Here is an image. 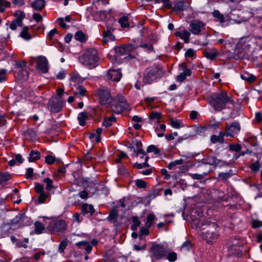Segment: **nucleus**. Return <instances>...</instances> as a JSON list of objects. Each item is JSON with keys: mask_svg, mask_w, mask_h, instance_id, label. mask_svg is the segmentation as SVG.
Listing matches in <instances>:
<instances>
[{"mask_svg": "<svg viewBox=\"0 0 262 262\" xmlns=\"http://www.w3.org/2000/svg\"><path fill=\"white\" fill-rule=\"evenodd\" d=\"M48 64L47 59L45 57L39 56L37 59L36 69L42 73H46L49 70Z\"/></svg>", "mask_w": 262, "mask_h": 262, "instance_id": "obj_13", "label": "nucleus"}, {"mask_svg": "<svg viewBox=\"0 0 262 262\" xmlns=\"http://www.w3.org/2000/svg\"><path fill=\"white\" fill-rule=\"evenodd\" d=\"M52 232H62L66 230L67 225L63 220H59L54 223H51L49 227Z\"/></svg>", "mask_w": 262, "mask_h": 262, "instance_id": "obj_15", "label": "nucleus"}, {"mask_svg": "<svg viewBox=\"0 0 262 262\" xmlns=\"http://www.w3.org/2000/svg\"><path fill=\"white\" fill-rule=\"evenodd\" d=\"M88 119V116L85 112H81L78 115L77 119L79 121V124L81 126H84L85 124V121Z\"/></svg>", "mask_w": 262, "mask_h": 262, "instance_id": "obj_34", "label": "nucleus"}, {"mask_svg": "<svg viewBox=\"0 0 262 262\" xmlns=\"http://www.w3.org/2000/svg\"><path fill=\"white\" fill-rule=\"evenodd\" d=\"M17 18L14 19L10 25V28L12 30H15L17 27L23 26V19L25 17V14L23 12H20L18 13H15Z\"/></svg>", "mask_w": 262, "mask_h": 262, "instance_id": "obj_16", "label": "nucleus"}, {"mask_svg": "<svg viewBox=\"0 0 262 262\" xmlns=\"http://www.w3.org/2000/svg\"><path fill=\"white\" fill-rule=\"evenodd\" d=\"M163 3V6L168 9H171L172 8V4L170 0H158L157 3Z\"/></svg>", "mask_w": 262, "mask_h": 262, "instance_id": "obj_48", "label": "nucleus"}, {"mask_svg": "<svg viewBox=\"0 0 262 262\" xmlns=\"http://www.w3.org/2000/svg\"><path fill=\"white\" fill-rule=\"evenodd\" d=\"M45 6V0H35L31 4V7L36 11H41Z\"/></svg>", "mask_w": 262, "mask_h": 262, "instance_id": "obj_23", "label": "nucleus"}, {"mask_svg": "<svg viewBox=\"0 0 262 262\" xmlns=\"http://www.w3.org/2000/svg\"><path fill=\"white\" fill-rule=\"evenodd\" d=\"M55 161V159L51 155H48L46 157V162L48 164H52Z\"/></svg>", "mask_w": 262, "mask_h": 262, "instance_id": "obj_63", "label": "nucleus"}, {"mask_svg": "<svg viewBox=\"0 0 262 262\" xmlns=\"http://www.w3.org/2000/svg\"><path fill=\"white\" fill-rule=\"evenodd\" d=\"M212 15L213 17L216 18L221 23L225 22V17L223 14H221L219 10H215L213 11Z\"/></svg>", "mask_w": 262, "mask_h": 262, "instance_id": "obj_38", "label": "nucleus"}, {"mask_svg": "<svg viewBox=\"0 0 262 262\" xmlns=\"http://www.w3.org/2000/svg\"><path fill=\"white\" fill-rule=\"evenodd\" d=\"M204 54L207 59L213 60L216 58L219 53L215 49L213 48L211 50H206L204 51Z\"/></svg>", "mask_w": 262, "mask_h": 262, "instance_id": "obj_21", "label": "nucleus"}, {"mask_svg": "<svg viewBox=\"0 0 262 262\" xmlns=\"http://www.w3.org/2000/svg\"><path fill=\"white\" fill-rule=\"evenodd\" d=\"M209 103L215 111L220 112L225 109L228 104H232L233 100L229 96L227 93L223 91L218 93H215L210 97Z\"/></svg>", "mask_w": 262, "mask_h": 262, "instance_id": "obj_1", "label": "nucleus"}, {"mask_svg": "<svg viewBox=\"0 0 262 262\" xmlns=\"http://www.w3.org/2000/svg\"><path fill=\"white\" fill-rule=\"evenodd\" d=\"M32 18L37 23L42 20V16L38 13H34L32 15Z\"/></svg>", "mask_w": 262, "mask_h": 262, "instance_id": "obj_64", "label": "nucleus"}, {"mask_svg": "<svg viewBox=\"0 0 262 262\" xmlns=\"http://www.w3.org/2000/svg\"><path fill=\"white\" fill-rule=\"evenodd\" d=\"M128 21V18L126 16H123L118 20V22L121 25V27L123 28H126L129 26Z\"/></svg>", "mask_w": 262, "mask_h": 262, "instance_id": "obj_42", "label": "nucleus"}, {"mask_svg": "<svg viewBox=\"0 0 262 262\" xmlns=\"http://www.w3.org/2000/svg\"><path fill=\"white\" fill-rule=\"evenodd\" d=\"M150 252L156 259H160L166 256L169 250L164 245L153 244L150 248Z\"/></svg>", "mask_w": 262, "mask_h": 262, "instance_id": "obj_7", "label": "nucleus"}, {"mask_svg": "<svg viewBox=\"0 0 262 262\" xmlns=\"http://www.w3.org/2000/svg\"><path fill=\"white\" fill-rule=\"evenodd\" d=\"M76 245L79 248L84 249L87 253H90L92 249V246L88 242L81 241L77 242Z\"/></svg>", "mask_w": 262, "mask_h": 262, "instance_id": "obj_26", "label": "nucleus"}, {"mask_svg": "<svg viewBox=\"0 0 262 262\" xmlns=\"http://www.w3.org/2000/svg\"><path fill=\"white\" fill-rule=\"evenodd\" d=\"M48 195L43 192L42 193H39L38 196V202L40 204H42L45 202L46 200L47 199Z\"/></svg>", "mask_w": 262, "mask_h": 262, "instance_id": "obj_61", "label": "nucleus"}, {"mask_svg": "<svg viewBox=\"0 0 262 262\" xmlns=\"http://www.w3.org/2000/svg\"><path fill=\"white\" fill-rule=\"evenodd\" d=\"M129 148H130V150H133V153L132 154L133 158H139V160L142 161L143 159L145 160V157L147 156L143 149H139V151H136L135 147L134 146H129Z\"/></svg>", "mask_w": 262, "mask_h": 262, "instance_id": "obj_20", "label": "nucleus"}, {"mask_svg": "<svg viewBox=\"0 0 262 262\" xmlns=\"http://www.w3.org/2000/svg\"><path fill=\"white\" fill-rule=\"evenodd\" d=\"M177 253L173 252L169 253L167 255V259L170 262H173L177 260Z\"/></svg>", "mask_w": 262, "mask_h": 262, "instance_id": "obj_59", "label": "nucleus"}, {"mask_svg": "<svg viewBox=\"0 0 262 262\" xmlns=\"http://www.w3.org/2000/svg\"><path fill=\"white\" fill-rule=\"evenodd\" d=\"M71 80L75 83H81L83 79L77 72H74L72 74Z\"/></svg>", "mask_w": 262, "mask_h": 262, "instance_id": "obj_35", "label": "nucleus"}, {"mask_svg": "<svg viewBox=\"0 0 262 262\" xmlns=\"http://www.w3.org/2000/svg\"><path fill=\"white\" fill-rule=\"evenodd\" d=\"M118 215L119 213L118 210L116 208H113L111 210L107 217V220L110 222L115 223L117 221Z\"/></svg>", "mask_w": 262, "mask_h": 262, "instance_id": "obj_24", "label": "nucleus"}, {"mask_svg": "<svg viewBox=\"0 0 262 262\" xmlns=\"http://www.w3.org/2000/svg\"><path fill=\"white\" fill-rule=\"evenodd\" d=\"M113 112L120 114L128 108V105L125 98L123 96H117L113 98L110 103Z\"/></svg>", "mask_w": 262, "mask_h": 262, "instance_id": "obj_5", "label": "nucleus"}, {"mask_svg": "<svg viewBox=\"0 0 262 262\" xmlns=\"http://www.w3.org/2000/svg\"><path fill=\"white\" fill-rule=\"evenodd\" d=\"M68 245V242L66 240L62 241L58 246V251L60 253H64V250Z\"/></svg>", "mask_w": 262, "mask_h": 262, "instance_id": "obj_50", "label": "nucleus"}, {"mask_svg": "<svg viewBox=\"0 0 262 262\" xmlns=\"http://www.w3.org/2000/svg\"><path fill=\"white\" fill-rule=\"evenodd\" d=\"M40 157V153L38 151L31 150L29 154L28 160L29 162H32L36 160H38Z\"/></svg>", "mask_w": 262, "mask_h": 262, "instance_id": "obj_32", "label": "nucleus"}, {"mask_svg": "<svg viewBox=\"0 0 262 262\" xmlns=\"http://www.w3.org/2000/svg\"><path fill=\"white\" fill-rule=\"evenodd\" d=\"M18 223H20L21 225H28L30 224V221L24 214L18 213L8 224L13 225Z\"/></svg>", "mask_w": 262, "mask_h": 262, "instance_id": "obj_14", "label": "nucleus"}, {"mask_svg": "<svg viewBox=\"0 0 262 262\" xmlns=\"http://www.w3.org/2000/svg\"><path fill=\"white\" fill-rule=\"evenodd\" d=\"M190 35V33L189 32L186 30H184L182 34L181 38L183 39L185 43H188L189 42Z\"/></svg>", "mask_w": 262, "mask_h": 262, "instance_id": "obj_53", "label": "nucleus"}, {"mask_svg": "<svg viewBox=\"0 0 262 262\" xmlns=\"http://www.w3.org/2000/svg\"><path fill=\"white\" fill-rule=\"evenodd\" d=\"M64 102L61 97L51 98L48 102V107L52 113H57L61 111Z\"/></svg>", "mask_w": 262, "mask_h": 262, "instance_id": "obj_8", "label": "nucleus"}, {"mask_svg": "<svg viewBox=\"0 0 262 262\" xmlns=\"http://www.w3.org/2000/svg\"><path fill=\"white\" fill-rule=\"evenodd\" d=\"M205 29V24L200 20L193 21L190 24L189 26V31L195 35H199Z\"/></svg>", "mask_w": 262, "mask_h": 262, "instance_id": "obj_11", "label": "nucleus"}, {"mask_svg": "<svg viewBox=\"0 0 262 262\" xmlns=\"http://www.w3.org/2000/svg\"><path fill=\"white\" fill-rule=\"evenodd\" d=\"M133 225L132 226V229L133 230H136L138 226H139L141 223L138 217L137 216H134L133 218Z\"/></svg>", "mask_w": 262, "mask_h": 262, "instance_id": "obj_57", "label": "nucleus"}, {"mask_svg": "<svg viewBox=\"0 0 262 262\" xmlns=\"http://www.w3.org/2000/svg\"><path fill=\"white\" fill-rule=\"evenodd\" d=\"M75 38L81 42H84L86 40L85 34L81 31H79L75 33Z\"/></svg>", "mask_w": 262, "mask_h": 262, "instance_id": "obj_40", "label": "nucleus"}, {"mask_svg": "<svg viewBox=\"0 0 262 262\" xmlns=\"http://www.w3.org/2000/svg\"><path fill=\"white\" fill-rule=\"evenodd\" d=\"M86 92V89L83 86L80 85L77 87V90L75 92L74 94L75 95H79L83 96L85 95Z\"/></svg>", "mask_w": 262, "mask_h": 262, "instance_id": "obj_49", "label": "nucleus"}, {"mask_svg": "<svg viewBox=\"0 0 262 262\" xmlns=\"http://www.w3.org/2000/svg\"><path fill=\"white\" fill-rule=\"evenodd\" d=\"M10 229L11 228L9 227L7 224L3 225L1 227V234L3 236H5L6 234H8L9 233V231Z\"/></svg>", "mask_w": 262, "mask_h": 262, "instance_id": "obj_52", "label": "nucleus"}, {"mask_svg": "<svg viewBox=\"0 0 262 262\" xmlns=\"http://www.w3.org/2000/svg\"><path fill=\"white\" fill-rule=\"evenodd\" d=\"M29 76V72L27 71V69H20L18 73H17V76L18 77L24 81H26L28 79Z\"/></svg>", "mask_w": 262, "mask_h": 262, "instance_id": "obj_33", "label": "nucleus"}, {"mask_svg": "<svg viewBox=\"0 0 262 262\" xmlns=\"http://www.w3.org/2000/svg\"><path fill=\"white\" fill-rule=\"evenodd\" d=\"M137 48V46L133 44H128L127 45L116 46L114 48V50L116 56L120 57L123 55H130V53Z\"/></svg>", "mask_w": 262, "mask_h": 262, "instance_id": "obj_9", "label": "nucleus"}, {"mask_svg": "<svg viewBox=\"0 0 262 262\" xmlns=\"http://www.w3.org/2000/svg\"><path fill=\"white\" fill-rule=\"evenodd\" d=\"M97 96L100 103L102 105H110L113 98L110 91L105 87H102L97 90Z\"/></svg>", "mask_w": 262, "mask_h": 262, "instance_id": "obj_6", "label": "nucleus"}, {"mask_svg": "<svg viewBox=\"0 0 262 262\" xmlns=\"http://www.w3.org/2000/svg\"><path fill=\"white\" fill-rule=\"evenodd\" d=\"M187 7L188 6L185 4V2L184 1H179L175 3L174 6H172V8L171 9H172L175 13H179V12L186 9Z\"/></svg>", "mask_w": 262, "mask_h": 262, "instance_id": "obj_19", "label": "nucleus"}, {"mask_svg": "<svg viewBox=\"0 0 262 262\" xmlns=\"http://www.w3.org/2000/svg\"><path fill=\"white\" fill-rule=\"evenodd\" d=\"M207 227L204 228L201 233L203 239L205 240L208 244L212 243L219 237V232L217 230V225L214 223L207 222Z\"/></svg>", "mask_w": 262, "mask_h": 262, "instance_id": "obj_3", "label": "nucleus"}, {"mask_svg": "<svg viewBox=\"0 0 262 262\" xmlns=\"http://www.w3.org/2000/svg\"><path fill=\"white\" fill-rule=\"evenodd\" d=\"M148 152H154L155 154H158L160 152L159 149L154 145H150L147 148Z\"/></svg>", "mask_w": 262, "mask_h": 262, "instance_id": "obj_58", "label": "nucleus"}, {"mask_svg": "<svg viewBox=\"0 0 262 262\" xmlns=\"http://www.w3.org/2000/svg\"><path fill=\"white\" fill-rule=\"evenodd\" d=\"M248 55L245 49L239 45H237L234 50V58L236 59H242L248 58Z\"/></svg>", "mask_w": 262, "mask_h": 262, "instance_id": "obj_17", "label": "nucleus"}, {"mask_svg": "<svg viewBox=\"0 0 262 262\" xmlns=\"http://www.w3.org/2000/svg\"><path fill=\"white\" fill-rule=\"evenodd\" d=\"M81 210L84 214H90L92 216L95 212V209L92 205L86 203L83 204L81 206Z\"/></svg>", "mask_w": 262, "mask_h": 262, "instance_id": "obj_22", "label": "nucleus"}, {"mask_svg": "<svg viewBox=\"0 0 262 262\" xmlns=\"http://www.w3.org/2000/svg\"><path fill=\"white\" fill-rule=\"evenodd\" d=\"M241 78L250 83L255 81L256 79V77L255 75L248 73L241 74Z\"/></svg>", "mask_w": 262, "mask_h": 262, "instance_id": "obj_30", "label": "nucleus"}, {"mask_svg": "<svg viewBox=\"0 0 262 262\" xmlns=\"http://www.w3.org/2000/svg\"><path fill=\"white\" fill-rule=\"evenodd\" d=\"M10 3L4 0H0V12L2 13L6 8L10 7Z\"/></svg>", "mask_w": 262, "mask_h": 262, "instance_id": "obj_47", "label": "nucleus"}, {"mask_svg": "<svg viewBox=\"0 0 262 262\" xmlns=\"http://www.w3.org/2000/svg\"><path fill=\"white\" fill-rule=\"evenodd\" d=\"M250 167L253 171H258L260 167L259 162L258 161H256L255 162L251 164Z\"/></svg>", "mask_w": 262, "mask_h": 262, "instance_id": "obj_56", "label": "nucleus"}, {"mask_svg": "<svg viewBox=\"0 0 262 262\" xmlns=\"http://www.w3.org/2000/svg\"><path fill=\"white\" fill-rule=\"evenodd\" d=\"M122 77V74L119 70L110 69L107 74L108 79L119 81Z\"/></svg>", "mask_w": 262, "mask_h": 262, "instance_id": "obj_18", "label": "nucleus"}, {"mask_svg": "<svg viewBox=\"0 0 262 262\" xmlns=\"http://www.w3.org/2000/svg\"><path fill=\"white\" fill-rule=\"evenodd\" d=\"M98 51L94 48H90L79 56V62L89 69H92L99 64Z\"/></svg>", "mask_w": 262, "mask_h": 262, "instance_id": "obj_2", "label": "nucleus"}, {"mask_svg": "<svg viewBox=\"0 0 262 262\" xmlns=\"http://www.w3.org/2000/svg\"><path fill=\"white\" fill-rule=\"evenodd\" d=\"M240 124L237 121L232 122L230 124H227L225 127V132H224L227 137H234L240 132Z\"/></svg>", "mask_w": 262, "mask_h": 262, "instance_id": "obj_10", "label": "nucleus"}, {"mask_svg": "<svg viewBox=\"0 0 262 262\" xmlns=\"http://www.w3.org/2000/svg\"><path fill=\"white\" fill-rule=\"evenodd\" d=\"M43 182L47 184L46 188L47 190L50 191L52 188H54V186L52 185L53 181L50 178H45L43 180Z\"/></svg>", "mask_w": 262, "mask_h": 262, "instance_id": "obj_45", "label": "nucleus"}, {"mask_svg": "<svg viewBox=\"0 0 262 262\" xmlns=\"http://www.w3.org/2000/svg\"><path fill=\"white\" fill-rule=\"evenodd\" d=\"M229 150L232 151L238 152L241 150V145L239 144L229 145Z\"/></svg>", "mask_w": 262, "mask_h": 262, "instance_id": "obj_54", "label": "nucleus"}, {"mask_svg": "<svg viewBox=\"0 0 262 262\" xmlns=\"http://www.w3.org/2000/svg\"><path fill=\"white\" fill-rule=\"evenodd\" d=\"M34 189L36 192L38 194L44 192L43 186L39 183L35 184Z\"/></svg>", "mask_w": 262, "mask_h": 262, "instance_id": "obj_60", "label": "nucleus"}, {"mask_svg": "<svg viewBox=\"0 0 262 262\" xmlns=\"http://www.w3.org/2000/svg\"><path fill=\"white\" fill-rule=\"evenodd\" d=\"M191 74V70L189 69H185L183 72L181 73L177 76V79L180 82H182L186 79L187 76H189Z\"/></svg>", "mask_w": 262, "mask_h": 262, "instance_id": "obj_29", "label": "nucleus"}, {"mask_svg": "<svg viewBox=\"0 0 262 262\" xmlns=\"http://www.w3.org/2000/svg\"><path fill=\"white\" fill-rule=\"evenodd\" d=\"M208 172H203L202 174L194 173L191 174V177L194 180H202L207 176Z\"/></svg>", "mask_w": 262, "mask_h": 262, "instance_id": "obj_51", "label": "nucleus"}, {"mask_svg": "<svg viewBox=\"0 0 262 262\" xmlns=\"http://www.w3.org/2000/svg\"><path fill=\"white\" fill-rule=\"evenodd\" d=\"M148 158H149L148 156H146L144 162H143V163H138L136 162L135 164H134V166L135 167H136L138 169H141L143 168L149 167V165L148 163H147Z\"/></svg>", "mask_w": 262, "mask_h": 262, "instance_id": "obj_39", "label": "nucleus"}, {"mask_svg": "<svg viewBox=\"0 0 262 262\" xmlns=\"http://www.w3.org/2000/svg\"><path fill=\"white\" fill-rule=\"evenodd\" d=\"M202 164L205 165H215L223 166L225 165V162L221 160L217 159L215 157L210 156L204 158L201 160Z\"/></svg>", "mask_w": 262, "mask_h": 262, "instance_id": "obj_12", "label": "nucleus"}, {"mask_svg": "<svg viewBox=\"0 0 262 262\" xmlns=\"http://www.w3.org/2000/svg\"><path fill=\"white\" fill-rule=\"evenodd\" d=\"M183 163L184 160L183 159L176 160L173 162H170L168 165V168L169 169H171L176 165H181L183 164Z\"/></svg>", "mask_w": 262, "mask_h": 262, "instance_id": "obj_46", "label": "nucleus"}, {"mask_svg": "<svg viewBox=\"0 0 262 262\" xmlns=\"http://www.w3.org/2000/svg\"><path fill=\"white\" fill-rule=\"evenodd\" d=\"M116 121V118L113 116L105 119L103 122L102 124L106 127H108L112 125V123H115Z\"/></svg>", "mask_w": 262, "mask_h": 262, "instance_id": "obj_37", "label": "nucleus"}, {"mask_svg": "<svg viewBox=\"0 0 262 262\" xmlns=\"http://www.w3.org/2000/svg\"><path fill=\"white\" fill-rule=\"evenodd\" d=\"M35 232L37 234H41L45 230V226L40 222L37 221L34 223Z\"/></svg>", "mask_w": 262, "mask_h": 262, "instance_id": "obj_31", "label": "nucleus"}, {"mask_svg": "<svg viewBox=\"0 0 262 262\" xmlns=\"http://www.w3.org/2000/svg\"><path fill=\"white\" fill-rule=\"evenodd\" d=\"M163 75L162 70L157 66L147 68L144 71L143 81L146 84H150L156 79L161 78Z\"/></svg>", "mask_w": 262, "mask_h": 262, "instance_id": "obj_4", "label": "nucleus"}, {"mask_svg": "<svg viewBox=\"0 0 262 262\" xmlns=\"http://www.w3.org/2000/svg\"><path fill=\"white\" fill-rule=\"evenodd\" d=\"M115 36H113L111 30H107L103 32V37L102 41L104 43H107L110 41H114L115 40Z\"/></svg>", "mask_w": 262, "mask_h": 262, "instance_id": "obj_25", "label": "nucleus"}, {"mask_svg": "<svg viewBox=\"0 0 262 262\" xmlns=\"http://www.w3.org/2000/svg\"><path fill=\"white\" fill-rule=\"evenodd\" d=\"M155 218V216L153 214H149L147 215L145 223V226L147 228H149L152 225Z\"/></svg>", "mask_w": 262, "mask_h": 262, "instance_id": "obj_41", "label": "nucleus"}, {"mask_svg": "<svg viewBox=\"0 0 262 262\" xmlns=\"http://www.w3.org/2000/svg\"><path fill=\"white\" fill-rule=\"evenodd\" d=\"M232 170H230L227 172H221L219 174V178H221L223 181L227 180L232 175Z\"/></svg>", "mask_w": 262, "mask_h": 262, "instance_id": "obj_43", "label": "nucleus"}, {"mask_svg": "<svg viewBox=\"0 0 262 262\" xmlns=\"http://www.w3.org/2000/svg\"><path fill=\"white\" fill-rule=\"evenodd\" d=\"M136 185L140 188H145L147 186L146 183L142 179H137L136 180Z\"/></svg>", "mask_w": 262, "mask_h": 262, "instance_id": "obj_55", "label": "nucleus"}, {"mask_svg": "<svg viewBox=\"0 0 262 262\" xmlns=\"http://www.w3.org/2000/svg\"><path fill=\"white\" fill-rule=\"evenodd\" d=\"M225 134L223 132H220L218 136L213 135L211 137V141L213 143L217 142L223 143L224 142V136Z\"/></svg>", "mask_w": 262, "mask_h": 262, "instance_id": "obj_28", "label": "nucleus"}, {"mask_svg": "<svg viewBox=\"0 0 262 262\" xmlns=\"http://www.w3.org/2000/svg\"><path fill=\"white\" fill-rule=\"evenodd\" d=\"M29 28L27 26L25 27L20 34V36L25 40H29L31 38V36L28 32Z\"/></svg>", "mask_w": 262, "mask_h": 262, "instance_id": "obj_36", "label": "nucleus"}, {"mask_svg": "<svg viewBox=\"0 0 262 262\" xmlns=\"http://www.w3.org/2000/svg\"><path fill=\"white\" fill-rule=\"evenodd\" d=\"M11 179V174L8 172H0V186L5 185Z\"/></svg>", "mask_w": 262, "mask_h": 262, "instance_id": "obj_27", "label": "nucleus"}, {"mask_svg": "<svg viewBox=\"0 0 262 262\" xmlns=\"http://www.w3.org/2000/svg\"><path fill=\"white\" fill-rule=\"evenodd\" d=\"M162 117V114L160 112H151L149 116V119L150 120H158Z\"/></svg>", "mask_w": 262, "mask_h": 262, "instance_id": "obj_44", "label": "nucleus"}, {"mask_svg": "<svg viewBox=\"0 0 262 262\" xmlns=\"http://www.w3.org/2000/svg\"><path fill=\"white\" fill-rule=\"evenodd\" d=\"M140 237H141L143 235H148L149 233V230L148 228L142 227L140 228Z\"/></svg>", "mask_w": 262, "mask_h": 262, "instance_id": "obj_62", "label": "nucleus"}]
</instances>
